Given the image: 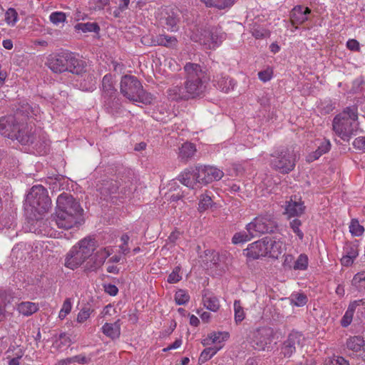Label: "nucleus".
<instances>
[{"instance_id":"f257e3e1","label":"nucleus","mask_w":365,"mask_h":365,"mask_svg":"<svg viewBox=\"0 0 365 365\" xmlns=\"http://www.w3.org/2000/svg\"><path fill=\"white\" fill-rule=\"evenodd\" d=\"M185 81L184 86H175L168 93L172 100H187L200 96L206 90L210 76L207 70L200 64L188 62L184 66Z\"/></svg>"},{"instance_id":"f03ea898","label":"nucleus","mask_w":365,"mask_h":365,"mask_svg":"<svg viewBox=\"0 0 365 365\" xmlns=\"http://www.w3.org/2000/svg\"><path fill=\"white\" fill-rule=\"evenodd\" d=\"M83 210L70 194L63 192L56 200L55 221L59 228L68 230L79 222Z\"/></svg>"},{"instance_id":"7ed1b4c3","label":"nucleus","mask_w":365,"mask_h":365,"mask_svg":"<svg viewBox=\"0 0 365 365\" xmlns=\"http://www.w3.org/2000/svg\"><path fill=\"white\" fill-rule=\"evenodd\" d=\"M333 130L344 141H349L359 129L358 110L355 106L346 107L332 122Z\"/></svg>"},{"instance_id":"20e7f679","label":"nucleus","mask_w":365,"mask_h":365,"mask_svg":"<svg viewBox=\"0 0 365 365\" xmlns=\"http://www.w3.org/2000/svg\"><path fill=\"white\" fill-rule=\"evenodd\" d=\"M29 127V124L18 122L11 115L0 118V134L11 140H17L22 145H26L31 142V137L25 135Z\"/></svg>"},{"instance_id":"39448f33","label":"nucleus","mask_w":365,"mask_h":365,"mask_svg":"<svg viewBox=\"0 0 365 365\" xmlns=\"http://www.w3.org/2000/svg\"><path fill=\"white\" fill-rule=\"evenodd\" d=\"M91 257V236L88 235L71 247L65 257L64 265L71 269L81 266Z\"/></svg>"},{"instance_id":"423d86ee","label":"nucleus","mask_w":365,"mask_h":365,"mask_svg":"<svg viewBox=\"0 0 365 365\" xmlns=\"http://www.w3.org/2000/svg\"><path fill=\"white\" fill-rule=\"evenodd\" d=\"M120 93L130 101L149 104L151 103V95L146 93L141 83L133 76L125 75L120 81Z\"/></svg>"},{"instance_id":"0eeeda50","label":"nucleus","mask_w":365,"mask_h":365,"mask_svg":"<svg viewBox=\"0 0 365 365\" xmlns=\"http://www.w3.org/2000/svg\"><path fill=\"white\" fill-rule=\"evenodd\" d=\"M297 155L293 149L282 148L271 154V167L281 174L285 175L292 171L296 165Z\"/></svg>"},{"instance_id":"6e6552de","label":"nucleus","mask_w":365,"mask_h":365,"mask_svg":"<svg viewBox=\"0 0 365 365\" xmlns=\"http://www.w3.org/2000/svg\"><path fill=\"white\" fill-rule=\"evenodd\" d=\"M26 203L31 207V212L41 215L51 207V200L47 190L41 185L33 186L26 198Z\"/></svg>"},{"instance_id":"1a4fd4ad","label":"nucleus","mask_w":365,"mask_h":365,"mask_svg":"<svg viewBox=\"0 0 365 365\" xmlns=\"http://www.w3.org/2000/svg\"><path fill=\"white\" fill-rule=\"evenodd\" d=\"M278 223L272 214L261 215L256 217L247 225V230L251 237H259L264 234H272L278 231Z\"/></svg>"},{"instance_id":"9d476101","label":"nucleus","mask_w":365,"mask_h":365,"mask_svg":"<svg viewBox=\"0 0 365 365\" xmlns=\"http://www.w3.org/2000/svg\"><path fill=\"white\" fill-rule=\"evenodd\" d=\"M223 175V172L215 167L200 165L196 167L193 173V178L198 183L207 185L213 180H220Z\"/></svg>"},{"instance_id":"9b49d317","label":"nucleus","mask_w":365,"mask_h":365,"mask_svg":"<svg viewBox=\"0 0 365 365\" xmlns=\"http://www.w3.org/2000/svg\"><path fill=\"white\" fill-rule=\"evenodd\" d=\"M226 38V34L221 27L211 26L202 30L200 43L207 46L209 48H214L221 43Z\"/></svg>"},{"instance_id":"f8f14e48","label":"nucleus","mask_w":365,"mask_h":365,"mask_svg":"<svg viewBox=\"0 0 365 365\" xmlns=\"http://www.w3.org/2000/svg\"><path fill=\"white\" fill-rule=\"evenodd\" d=\"M25 135L31 137V142L28 143L26 145H33L34 149L40 155H46L50 150V140L47 138L44 133H38L36 136V130L30 125L29 132Z\"/></svg>"},{"instance_id":"ddd939ff","label":"nucleus","mask_w":365,"mask_h":365,"mask_svg":"<svg viewBox=\"0 0 365 365\" xmlns=\"http://www.w3.org/2000/svg\"><path fill=\"white\" fill-rule=\"evenodd\" d=\"M267 242L268 237L256 241L250 244L248 247L244 250L245 255L252 259H257L262 257L267 256Z\"/></svg>"},{"instance_id":"4468645a","label":"nucleus","mask_w":365,"mask_h":365,"mask_svg":"<svg viewBox=\"0 0 365 365\" xmlns=\"http://www.w3.org/2000/svg\"><path fill=\"white\" fill-rule=\"evenodd\" d=\"M302 339V336L297 332L289 334L281 347V354L284 357L289 358L298 348L301 347Z\"/></svg>"},{"instance_id":"2eb2a0df","label":"nucleus","mask_w":365,"mask_h":365,"mask_svg":"<svg viewBox=\"0 0 365 365\" xmlns=\"http://www.w3.org/2000/svg\"><path fill=\"white\" fill-rule=\"evenodd\" d=\"M271 331L268 329H260L257 331L252 341V347L258 351L264 350L268 344H271Z\"/></svg>"},{"instance_id":"dca6fc26","label":"nucleus","mask_w":365,"mask_h":365,"mask_svg":"<svg viewBox=\"0 0 365 365\" xmlns=\"http://www.w3.org/2000/svg\"><path fill=\"white\" fill-rule=\"evenodd\" d=\"M66 52L50 56L48 58L47 65L48 68L54 73H61L67 71L66 66Z\"/></svg>"},{"instance_id":"f3484780","label":"nucleus","mask_w":365,"mask_h":365,"mask_svg":"<svg viewBox=\"0 0 365 365\" xmlns=\"http://www.w3.org/2000/svg\"><path fill=\"white\" fill-rule=\"evenodd\" d=\"M96 187L104 200H108V197L113 198L112 195L117 193L119 185L117 181L113 180H103L102 182L96 185Z\"/></svg>"},{"instance_id":"a211bd4d","label":"nucleus","mask_w":365,"mask_h":365,"mask_svg":"<svg viewBox=\"0 0 365 365\" xmlns=\"http://www.w3.org/2000/svg\"><path fill=\"white\" fill-rule=\"evenodd\" d=\"M66 66L68 67L66 71L77 75L81 74L85 71V62L76 58L74 53L66 52Z\"/></svg>"},{"instance_id":"6ab92c4d","label":"nucleus","mask_w":365,"mask_h":365,"mask_svg":"<svg viewBox=\"0 0 365 365\" xmlns=\"http://www.w3.org/2000/svg\"><path fill=\"white\" fill-rule=\"evenodd\" d=\"M311 13L309 7L302 6H295L290 13V20L292 25H299L308 19L307 15Z\"/></svg>"},{"instance_id":"aec40b11","label":"nucleus","mask_w":365,"mask_h":365,"mask_svg":"<svg viewBox=\"0 0 365 365\" xmlns=\"http://www.w3.org/2000/svg\"><path fill=\"white\" fill-rule=\"evenodd\" d=\"M180 14L178 9H171L166 11L165 16L163 17L165 24L168 26V29L171 31L178 30V24L180 22Z\"/></svg>"},{"instance_id":"412c9836","label":"nucleus","mask_w":365,"mask_h":365,"mask_svg":"<svg viewBox=\"0 0 365 365\" xmlns=\"http://www.w3.org/2000/svg\"><path fill=\"white\" fill-rule=\"evenodd\" d=\"M304 210L305 206L303 202L290 200L287 202L285 214L287 215L289 217H298L304 213Z\"/></svg>"},{"instance_id":"4be33fe9","label":"nucleus","mask_w":365,"mask_h":365,"mask_svg":"<svg viewBox=\"0 0 365 365\" xmlns=\"http://www.w3.org/2000/svg\"><path fill=\"white\" fill-rule=\"evenodd\" d=\"M178 41L175 37L167 35H158L151 38L152 46H163L168 48H173L177 45Z\"/></svg>"},{"instance_id":"5701e85b","label":"nucleus","mask_w":365,"mask_h":365,"mask_svg":"<svg viewBox=\"0 0 365 365\" xmlns=\"http://www.w3.org/2000/svg\"><path fill=\"white\" fill-rule=\"evenodd\" d=\"M38 309V304L31 302H22L16 305L18 312L24 317L31 316L37 312Z\"/></svg>"},{"instance_id":"b1692460","label":"nucleus","mask_w":365,"mask_h":365,"mask_svg":"<svg viewBox=\"0 0 365 365\" xmlns=\"http://www.w3.org/2000/svg\"><path fill=\"white\" fill-rule=\"evenodd\" d=\"M120 319L114 323H106L102 327L103 333L113 339H117L120 334Z\"/></svg>"},{"instance_id":"393cba45","label":"nucleus","mask_w":365,"mask_h":365,"mask_svg":"<svg viewBox=\"0 0 365 365\" xmlns=\"http://www.w3.org/2000/svg\"><path fill=\"white\" fill-rule=\"evenodd\" d=\"M213 81L216 83L217 88L225 93L233 89L235 86L232 79L222 74L215 76Z\"/></svg>"},{"instance_id":"a878e982","label":"nucleus","mask_w":365,"mask_h":365,"mask_svg":"<svg viewBox=\"0 0 365 365\" xmlns=\"http://www.w3.org/2000/svg\"><path fill=\"white\" fill-rule=\"evenodd\" d=\"M105 106L108 111L111 113H118L122 106L118 93L105 96Z\"/></svg>"},{"instance_id":"bb28decb","label":"nucleus","mask_w":365,"mask_h":365,"mask_svg":"<svg viewBox=\"0 0 365 365\" xmlns=\"http://www.w3.org/2000/svg\"><path fill=\"white\" fill-rule=\"evenodd\" d=\"M330 148L331 143L329 140L324 139L315 151L309 154L307 160L308 162H313L319 159L323 154L327 153L330 150Z\"/></svg>"},{"instance_id":"cd10ccee","label":"nucleus","mask_w":365,"mask_h":365,"mask_svg":"<svg viewBox=\"0 0 365 365\" xmlns=\"http://www.w3.org/2000/svg\"><path fill=\"white\" fill-rule=\"evenodd\" d=\"M196 151L194 144L190 143H185L182 145L180 148L178 158L182 161H187L191 158Z\"/></svg>"},{"instance_id":"c85d7f7f","label":"nucleus","mask_w":365,"mask_h":365,"mask_svg":"<svg viewBox=\"0 0 365 365\" xmlns=\"http://www.w3.org/2000/svg\"><path fill=\"white\" fill-rule=\"evenodd\" d=\"M102 89L105 96L117 94V90L113 84V76L110 74H106L103 78Z\"/></svg>"},{"instance_id":"c756f323","label":"nucleus","mask_w":365,"mask_h":365,"mask_svg":"<svg viewBox=\"0 0 365 365\" xmlns=\"http://www.w3.org/2000/svg\"><path fill=\"white\" fill-rule=\"evenodd\" d=\"M267 245V255L269 257L277 258L279 255L282 253V242L272 240L271 238L268 237Z\"/></svg>"},{"instance_id":"7c9ffc66","label":"nucleus","mask_w":365,"mask_h":365,"mask_svg":"<svg viewBox=\"0 0 365 365\" xmlns=\"http://www.w3.org/2000/svg\"><path fill=\"white\" fill-rule=\"evenodd\" d=\"M207 7H215L218 9H225L232 6L235 0H200Z\"/></svg>"},{"instance_id":"2f4dec72","label":"nucleus","mask_w":365,"mask_h":365,"mask_svg":"<svg viewBox=\"0 0 365 365\" xmlns=\"http://www.w3.org/2000/svg\"><path fill=\"white\" fill-rule=\"evenodd\" d=\"M202 301L205 307L212 312H217L220 308L219 300L215 296H207L205 294Z\"/></svg>"},{"instance_id":"473e14b6","label":"nucleus","mask_w":365,"mask_h":365,"mask_svg":"<svg viewBox=\"0 0 365 365\" xmlns=\"http://www.w3.org/2000/svg\"><path fill=\"white\" fill-rule=\"evenodd\" d=\"M363 345L364 339L359 336L351 337L346 341L347 348L354 351H361Z\"/></svg>"},{"instance_id":"72a5a7b5","label":"nucleus","mask_w":365,"mask_h":365,"mask_svg":"<svg viewBox=\"0 0 365 365\" xmlns=\"http://www.w3.org/2000/svg\"><path fill=\"white\" fill-rule=\"evenodd\" d=\"M222 348V346H214V347H208L205 349L200 357H199V362L200 363H205V361L210 359L220 349Z\"/></svg>"},{"instance_id":"f704fd0d","label":"nucleus","mask_w":365,"mask_h":365,"mask_svg":"<svg viewBox=\"0 0 365 365\" xmlns=\"http://www.w3.org/2000/svg\"><path fill=\"white\" fill-rule=\"evenodd\" d=\"M235 320L237 324L241 322L245 317L243 307L241 306L240 300L234 302Z\"/></svg>"},{"instance_id":"c9c22d12","label":"nucleus","mask_w":365,"mask_h":365,"mask_svg":"<svg viewBox=\"0 0 365 365\" xmlns=\"http://www.w3.org/2000/svg\"><path fill=\"white\" fill-rule=\"evenodd\" d=\"M212 202H213L210 196L206 194L201 195L198 204V210L200 212H203L207 210L209 207H212Z\"/></svg>"},{"instance_id":"e433bc0d","label":"nucleus","mask_w":365,"mask_h":365,"mask_svg":"<svg viewBox=\"0 0 365 365\" xmlns=\"http://www.w3.org/2000/svg\"><path fill=\"white\" fill-rule=\"evenodd\" d=\"M72 309V302L71 298H66L63 303L62 307L58 314V318L63 320L71 312Z\"/></svg>"},{"instance_id":"4c0bfd02","label":"nucleus","mask_w":365,"mask_h":365,"mask_svg":"<svg viewBox=\"0 0 365 365\" xmlns=\"http://www.w3.org/2000/svg\"><path fill=\"white\" fill-rule=\"evenodd\" d=\"M189 299L190 295L183 289H179L175 294V301L178 305L185 304Z\"/></svg>"},{"instance_id":"58836bf2","label":"nucleus","mask_w":365,"mask_h":365,"mask_svg":"<svg viewBox=\"0 0 365 365\" xmlns=\"http://www.w3.org/2000/svg\"><path fill=\"white\" fill-rule=\"evenodd\" d=\"M5 21L10 26H14L18 21V13L13 9L9 8L5 13Z\"/></svg>"},{"instance_id":"ea45409f","label":"nucleus","mask_w":365,"mask_h":365,"mask_svg":"<svg viewBox=\"0 0 365 365\" xmlns=\"http://www.w3.org/2000/svg\"><path fill=\"white\" fill-rule=\"evenodd\" d=\"M191 175L192 174L190 172H184L179 175L178 179L180 182L185 186L193 187L194 185L198 182H196L195 180V181L191 180Z\"/></svg>"},{"instance_id":"a19ab883","label":"nucleus","mask_w":365,"mask_h":365,"mask_svg":"<svg viewBox=\"0 0 365 365\" xmlns=\"http://www.w3.org/2000/svg\"><path fill=\"white\" fill-rule=\"evenodd\" d=\"M7 295L5 292H0V322L6 318V307L7 304Z\"/></svg>"},{"instance_id":"79ce46f5","label":"nucleus","mask_w":365,"mask_h":365,"mask_svg":"<svg viewBox=\"0 0 365 365\" xmlns=\"http://www.w3.org/2000/svg\"><path fill=\"white\" fill-rule=\"evenodd\" d=\"M344 255L356 258L358 256V247L356 245L347 242L344 247Z\"/></svg>"},{"instance_id":"37998d69","label":"nucleus","mask_w":365,"mask_h":365,"mask_svg":"<svg viewBox=\"0 0 365 365\" xmlns=\"http://www.w3.org/2000/svg\"><path fill=\"white\" fill-rule=\"evenodd\" d=\"M289 225L292 231L297 235L300 240H302L304 238V233L300 230V226L302 225V222L299 219H294L289 222Z\"/></svg>"},{"instance_id":"c03bdc74","label":"nucleus","mask_w":365,"mask_h":365,"mask_svg":"<svg viewBox=\"0 0 365 365\" xmlns=\"http://www.w3.org/2000/svg\"><path fill=\"white\" fill-rule=\"evenodd\" d=\"M7 353L10 354L8 358L14 357L20 359L23 357L24 351L19 346L11 345L7 350Z\"/></svg>"},{"instance_id":"a18cd8bd","label":"nucleus","mask_w":365,"mask_h":365,"mask_svg":"<svg viewBox=\"0 0 365 365\" xmlns=\"http://www.w3.org/2000/svg\"><path fill=\"white\" fill-rule=\"evenodd\" d=\"M349 229L350 232L355 236H361L364 232V227L359 225L356 220H351Z\"/></svg>"},{"instance_id":"49530a36","label":"nucleus","mask_w":365,"mask_h":365,"mask_svg":"<svg viewBox=\"0 0 365 365\" xmlns=\"http://www.w3.org/2000/svg\"><path fill=\"white\" fill-rule=\"evenodd\" d=\"M308 265V257L305 255H300L294 262V269L304 270Z\"/></svg>"},{"instance_id":"de8ad7c7","label":"nucleus","mask_w":365,"mask_h":365,"mask_svg":"<svg viewBox=\"0 0 365 365\" xmlns=\"http://www.w3.org/2000/svg\"><path fill=\"white\" fill-rule=\"evenodd\" d=\"M49 19L53 24L58 25L60 23L64 22L66 16L63 12L55 11L51 14Z\"/></svg>"},{"instance_id":"09e8293b","label":"nucleus","mask_w":365,"mask_h":365,"mask_svg":"<svg viewBox=\"0 0 365 365\" xmlns=\"http://www.w3.org/2000/svg\"><path fill=\"white\" fill-rule=\"evenodd\" d=\"M324 365H349V363L342 356H334L327 359Z\"/></svg>"},{"instance_id":"8fccbe9b","label":"nucleus","mask_w":365,"mask_h":365,"mask_svg":"<svg viewBox=\"0 0 365 365\" xmlns=\"http://www.w3.org/2000/svg\"><path fill=\"white\" fill-rule=\"evenodd\" d=\"M229 338V334L227 332H218L212 333L210 336V339L212 343H220L227 340Z\"/></svg>"},{"instance_id":"3c124183","label":"nucleus","mask_w":365,"mask_h":365,"mask_svg":"<svg viewBox=\"0 0 365 365\" xmlns=\"http://www.w3.org/2000/svg\"><path fill=\"white\" fill-rule=\"evenodd\" d=\"M17 113H21L23 115L29 117L33 113L32 107L28 103H23L17 108Z\"/></svg>"},{"instance_id":"603ef678","label":"nucleus","mask_w":365,"mask_h":365,"mask_svg":"<svg viewBox=\"0 0 365 365\" xmlns=\"http://www.w3.org/2000/svg\"><path fill=\"white\" fill-rule=\"evenodd\" d=\"M307 302V297L304 294H297L292 296V302L296 306L300 307L304 305Z\"/></svg>"},{"instance_id":"864d4df0","label":"nucleus","mask_w":365,"mask_h":365,"mask_svg":"<svg viewBox=\"0 0 365 365\" xmlns=\"http://www.w3.org/2000/svg\"><path fill=\"white\" fill-rule=\"evenodd\" d=\"M250 240L249 235L246 233L237 232L235 233L232 239V242L233 244H238L241 242H244Z\"/></svg>"},{"instance_id":"5fc2aeb1","label":"nucleus","mask_w":365,"mask_h":365,"mask_svg":"<svg viewBox=\"0 0 365 365\" xmlns=\"http://www.w3.org/2000/svg\"><path fill=\"white\" fill-rule=\"evenodd\" d=\"M354 313L346 311L344 315L341 319V325L343 327H347L352 322Z\"/></svg>"},{"instance_id":"6e6d98bb","label":"nucleus","mask_w":365,"mask_h":365,"mask_svg":"<svg viewBox=\"0 0 365 365\" xmlns=\"http://www.w3.org/2000/svg\"><path fill=\"white\" fill-rule=\"evenodd\" d=\"M272 73V72L271 70L267 69V70L259 71L258 73V76L261 81L266 82L271 79Z\"/></svg>"},{"instance_id":"4d7b16f0","label":"nucleus","mask_w":365,"mask_h":365,"mask_svg":"<svg viewBox=\"0 0 365 365\" xmlns=\"http://www.w3.org/2000/svg\"><path fill=\"white\" fill-rule=\"evenodd\" d=\"M252 35L256 38H263L267 37L269 35V33L267 30L264 29H254L252 31Z\"/></svg>"},{"instance_id":"13d9d810","label":"nucleus","mask_w":365,"mask_h":365,"mask_svg":"<svg viewBox=\"0 0 365 365\" xmlns=\"http://www.w3.org/2000/svg\"><path fill=\"white\" fill-rule=\"evenodd\" d=\"M353 145L356 149L365 150V137L356 138L353 142Z\"/></svg>"},{"instance_id":"bf43d9fd","label":"nucleus","mask_w":365,"mask_h":365,"mask_svg":"<svg viewBox=\"0 0 365 365\" xmlns=\"http://www.w3.org/2000/svg\"><path fill=\"white\" fill-rule=\"evenodd\" d=\"M75 29L78 31L81 30L83 33L91 31V23H78L75 26Z\"/></svg>"},{"instance_id":"052dcab7","label":"nucleus","mask_w":365,"mask_h":365,"mask_svg":"<svg viewBox=\"0 0 365 365\" xmlns=\"http://www.w3.org/2000/svg\"><path fill=\"white\" fill-rule=\"evenodd\" d=\"M104 290L106 293L109 294L110 296H115L118 294V287L111 284H105Z\"/></svg>"},{"instance_id":"680f3d73","label":"nucleus","mask_w":365,"mask_h":365,"mask_svg":"<svg viewBox=\"0 0 365 365\" xmlns=\"http://www.w3.org/2000/svg\"><path fill=\"white\" fill-rule=\"evenodd\" d=\"M346 47L353 51H359V43L356 39H349L346 42Z\"/></svg>"},{"instance_id":"e2e57ef3","label":"nucleus","mask_w":365,"mask_h":365,"mask_svg":"<svg viewBox=\"0 0 365 365\" xmlns=\"http://www.w3.org/2000/svg\"><path fill=\"white\" fill-rule=\"evenodd\" d=\"M182 277L180 275V274L172 272L168 276V282L170 284H174L180 281Z\"/></svg>"},{"instance_id":"0e129e2a","label":"nucleus","mask_w":365,"mask_h":365,"mask_svg":"<svg viewBox=\"0 0 365 365\" xmlns=\"http://www.w3.org/2000/svg\"><path fill=\"white\" fill-rule=\"evenodd\" d=\"M364 303V299L355 300L349 304L347 311L354 314L356 307Z\"/></svg>"},{"instance_id":"69168bd1","label":"nucleus","mask_w":365,"mask_h":365,"mask_svg":"<svg viewBox=\"0 0 365 365\" xmlns=\"http://www.w3.org/2000/svg\"><path fill=\"white\" fill-rule=\"evenodd\" d=\"M56 341L59 340L61 341V344H63L64 346H68L70 339L69 337L66 335V333H61L58 336H56Z\"/></svg>"},{"instance_id":"338daca9","label":"nucleus","mask_w":365,"mask_h":365,"mask_svg":"<svg viewBox=\"0 0 365 365\" xmlns=\"http://www.w3.org/2000/svg\"><path fill=\"white\" fill-rule=\"evenodd\" d=\"M362 281H365V272H359L355 274L352 279V284L356 285Z\"/></svg>"},{"instance_id":"774afa93","label":"nucleus","mask_w":365,"mask_h":365,"mask_svg":"<svg viewBox=\"0 0 365 365\" xmlns=\"http://www.w3.org/2000/svg\"><path fill=\"white\" fill-rule=\"evenodd\" d=\"M90 316L89 311L81 310L77 317V320L78 322H85Z\"/></svg>"}]
</instances>
